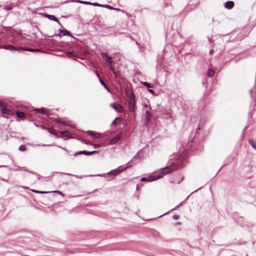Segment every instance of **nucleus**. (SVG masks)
Returning a JSON list of instances; mask_svg holds the SVG:
<instances>
[{
	"instance_id": "1",
	"label": "nucleus",
	"mask_w": 256,
	"mask_h": 256,
	"mask_svg": "<svg viewBox=\"0 0 256 256\" xmlns=\"http://www.w3.org/2000/svg\"><path fill=\"white\" fill-rule=\"evenodd\" d=\"M184 156H181L172 164L169 166H166L162 168L159 172L158 174L150 176L148 178H142L140 180L142 182L148 181L150 182L160 179L164 176V175L169 174L170 172L174 170V168L176 166H178L179 168L182 167L184 164Z\"/></svg>"
},
{
	"instance_id": "2",
	"label": "nucleus",
	"mask_w": 256,
	"mask_h": 256,
	"mask_svg": "<svg viewBox=\"0 0 256 256\" xmlns=\"http://www.w3.org/2000/svg\"><path fill=\"white\" fill-rule=\"evenodd\" d=\"M110 106L118 112H122L124 111V108L118 103H112Z\"/></svg>"
},
{
	"instance_id": "3",
	"label": "nucleus",
	"mask_w": 256,
	"mask_h": 256,
	"mask_svg": "<svg viewBox=\"0 0 256 256\" xmlns=\"http://www.w3.org/2000/svg\"><path fill=\"white\" fill-rule=\"evenodd\" d=\"M136 101L135 100H128V108L130 112H134L135 110Z\"/></svg>"
},
{
	"instance_id": "4",
	"label": "nucleus",
	"mask_w": 256,
	"mask_h": 256,
	"mask_svg": "<svg viewBox=\"0 0 256 256\" xmlns=\"http://www.w3.org/2000/svg\"><path fill=\"white\" fill-rule=\"evenodd\" d=\"M19 47L20 46L16 47L12 45H9V44L4 45L2 46V48H4V49H6V50L12 51V52L20 51V49H19Z\"/></svg>"
},
{
	"instance_id": "5",
	"label": "nucleus",
	"mask_w": 256,
	"mask_h": 256,
	"mask_svg": "<svg viewBox=\"0 0 256 256\" xmlns=\"http://www.w3.org/2000/svg\"><path fill=\"white\" fill-rule=\"evenodd\" d=\"M101 55L105 61L108 63V65H111L112 63V58L104 52H102Z\"/></svg>"
},
{
	"instance_id": "6",
	"label": "nucleus",
	"mask_w": 256,
	"mask_h": 256,
	"mask_svg": "<svg viewBox=\"0 0 256 256\" xmlns=\"http://www.w3.org/2000/svg\"><path fill=\"white\" fill-rule=\"evenodd\" d=\"M122 168V166H120L116 169L112 170H110V172H108L107 174L108 175H110V174L116 175V176L118 175V174H119L122 171V170L121 169Z\"/></svg>"
},
{
	"instance_id": "7",
	"label": "nucleus",
	"mask_w": 256,
	"mask_h": 256,
	"mask_svg": "<svg viewBox=\"0 0 256 256\" xmlns=\"http://www.w3.org/2000/svg\"><path fill=\"white\" fill-rule=\"evenodd\" d=\"M61 137L64 140H68L72 138L71 136L70 133L67 130L62 131L61 132Z\"/></svg>"
},
{
	"instance_id": "8",
	"label": "nucleus",
	"mask_w": 256,
	"mask_h": 256,
	"mask_svg": "<svg viewBox=\"0 0 256 256\" xmlns=\"http://www.w3.org/2000/svg\"><path fill=\"white\" fill-rule=\"evenodd\" d=\"M126 94V96L128 98V100H135L134 94L130 90H127Z\"/></svg>"
},
{
	"instance_id": "9",
	"label": "nucleus",
	"mask_w": 256,
	"mask_h": 256,
	"mask_svg": "<svg viewBox=\"0 0 256 256\" xmlns=\"http://www.w3.org/2000/svg\"><path fill=\"white\" fill-rule=\"evenodd\" d=\"M234 6V2L232 1H228L224 4L225 8L230 10Z\"/></svg>"
},
{
	"instance_id": "10",
	"label": "nucleus",
	"mask_w": 256,
	"mask_h": 256,
	"mask_svg": "<svg viewBox=\"0 0 256 256\" xmlns=\"http://www.w3.org/2000/svg\"><path fill=\"white\" fill-rule=\"evenodd\" d=\"M151 114H150V112L149 110H146V116L144 120V124L147 125L149 122V120H150Z\"/></svg>"
},
{
	"instance_id": "11",
	"label": "nucleus",
	"mask_w": 256,
	"mask_h": 256,
	"mask_svg": "<svg viewBox=\"0 0 256 256\" xmlns=\"http://www.w3.org/2000/svg\"><path fill=\"white\" fill-rule=\"evenodd\" d=\"M120 138L121 135L120 134L116 136L110 140V144L111 145L114 144L120 140Z\"/></svg>"
},
{
	"instance_id": "12",
	"label": "nucleus",
	"mask_w": 256,
	"mask_h": 256,
	"mask_svg": "<svg viewBox=\"0 0 256 256\" xmlns=\"http://www.w3.org/2000/svg\"><path fill=\"white\" fill-rule=\"evenodd\" d=\"M60 34L58 35L60 36H71L70 33L66 30H60Z\"/></svg>"
},
{
	"instance_id": "13",
	"label": "nucleus",
	"mask_w": 256,
	"mask_h": 256,
	"mask_svg": "<svg viewBox=\"0 0 256 256\" xmlns=\"http://www.w3.org/2000/svg\"><path fill=\"white\" fill-rule=\"evenodd\" d=\"M47 17L50 20L57 22L61 26H62L59 20L54 15L47 14Z\"/></svg>"
},
{
	"instance_id": "14",
	"label": "nucleus",
	"mask_w": 256,
	"mask_h": 256,
	"mask_svg": "<svg viewBox=\"0 0 256 256\" xmlns=\"http://www.w3.org/2000/svg\"><path fill=\"white\" fill-rule=\"evenodd\" d=\"M18 168L19 170H24V171H26V172H28L29 173H30V174H34L36 176L38 180H40L41 178V176H40L39 174H36L34 172H30V171H28L26 168L24 167H22V168H20V167H18Z\"/></svg>"
},
{
	"instance_id": "15",
	"label": "nucleus",
	"mask_w": 256,
	"mask_h": 256,
	"mask_svg": "<svg viewBox=\"0 0 256 256\" xmlns=\"http://www.w3.org/2000/svg\"><path fill=\"white\" fill-rule=\"evenodd\" d=\"M19 49H20V50L28 51V52H34L39 50L38 49L30 48H24L22 46H20Z\"/></svg>"
},
{
	"instance_id": "16",
	"label": "nucleus",
	"mask_w": 256,
	"mask_h": 256,
	"mask_svg": "<svg viewBox=\"0 0 256 256\" xmlns=\"http://www.w3.org/2000/svg\"><path fill=\"white\" fill-rule=\"evenodd\" d=\"M1 112L3 114L8 115H11L12 114V112L10 110L6 108H2L1 109Z\"/></svg>"
},
{
	"instance_id": "17",
	"label": "nucleus",
	"mask_w": 256,
	"mask_h": 256,
	"mask_svg": "<svg viewBox=\"0 0 256 256\" xmlns=\"http://www.w3.org/2000/svg\"><path fill=\"white\" fill-rule=\"evenodd\" d=\"M88 132L90 136L94 138H98L100 136V134L94 131H88Z\"/></svg>"
},
{
	"instance_id": "18",
	"label": "nucleus",
	"mask_w": 256,
	"mask_h": 256,
	"mask_svg": "<svg viewBox=\"0 0 256 256\" xmlns=\"http://www.w3.org/2000/svg\"><path fill=\"white\" fill-rule=\"evenodd\" d=\"M90 152H89L88 151H86V150H82V151H79V152H76V154H75V156H77L78 154H84L85 155H86V156H90V154H88Z\"/></svg>"
},
{
	"instance_id": "19",
	"label": "nucleus",
	"mask_w": 256,
	"mask_h": 256,
	"mask_svg": "<svg viewBox=\"0 0 256 256\" xmlns=\"http://www.w3.org/2000/svg\"><path fill=\"white\" fill-rule=\"evenodd\" d=\"M16 115L18 118H22L24 116V114L23 112L19 111L16 112Z\"/></svg>"
},
{
	"instance_id": "20",
	"label": "nucleus",
	"mask_w": 256,
	"mask_h": 256,
	"mask_svg": "<svg viewBox=\"0 0 256 256\" xmlns=\"http://www.w3.org/2000/svg\"><path fill=\"white\" fill-rule=\"evenodd\" d=\"M214 74V72L213 70L211 69H209L208 72V76L209 77H212Z\"/></svg>"
},
{
	"instance_id": "21",
	"label": "nucleus",
	"mask_w": 256,
	"mask_h": 256,
	"mask_svg": "<svg viewBox=\"0 0 256 256\" xmlns=\"http://www.w3.org/2000/svg\"><path fill=\"white\" fill-rule=\"evenodd\" d=\"M140 156V152H138L132 158L131 160V162L132 161H134L135 160H136L137 158H138Z\"/></svg>"
},
{
	"instance_id": "22",
	"label": "nucleus",
	"mask_w": 256,
	"mask_h": 256,
	"mask_svg": "<svg viewBox=\"0 0 256 256\" xmlns=\"http://www.w3.org/2000/svg\"><path fill=\"white\" fill-rule=\"evenodd\" d=\"M249 144H250V146L256 150V145L254 144V141L252 140H248Z\"/></svg>"
},
{
	"instance_id": "23",
	"label": "nucleus",
	"mask_w": 256,
	"mask_h": 256,
	"mask_svg": "<svg viewBox=\"0 0 256 256\" xmlns=\"http://www.w3.org/2000/svg\"><path fill=\"white\" fill-rule=\"evenodd\" d=\"M34 110L38 112L41 114H46L44 112V110L43 109V108L34 109Z\"/></svg>"
},
{
	"instance_id": "24",
	"label": "nucleus",
	"mask_w": 256,
	"mask_h": 256,
	"mask_svg": "<svg viewBox=\"0 0 256 256\" xmlns=\"http://www.w3.org/2000/svg\"><path fill=\"white\" fill-rule=\"evenodd\" d=\"M48 132L50 133V134H54V135L56 136H58V134L54 131V130H52V128H49L48 130Z\"/></svg>"
},
{
	"instance_id": "25",
	"label": "nucleus",
	"mask_w": 256,
	"mask_h": 256,
	"mask_svg": "<svg viewBox=\"0 0 256 256\" xmlns=\"http://www.w3.org/2000/svg\"><path fill=\"white\" fill-rule=\"evenodd\" d=\"M32 191L35 193H36V194H46V193L48 192L39 191V190H32Z\"/></svg>"
},
{
	"instance_id": "26",
	"label": "nucleus",
	"mask_w": 256,
	"mask_h": 256,
	"mask_svg": "<svg viewBox=\"0 0 256 256\" xmlns=\"http://www.w3.org/2000/svg\"><path fill=\"white\" fill-rule=\"evenodd\" d=\"M78 2L80 3H82V4H92V2H86V1L78 0Z\"/></svg>"
},
{
	"instance_id": "27",
	"label": "nucleus",
	"mask_w": 256,
	"mask_h": 256,
	"mask_svg": "<svg viewBox=\"0 0 256 256\" xmlns=\"http://www.w3.org/2000/svg\"><path fill=\"white\" fill-rule=\"evenodd\" d=\"M4 8L5 9V10H10L12 9V7L10 6H8V5H4Z\"/></svg>"
},
{
	"instance_id": "28",
	"label": "nucleus",
	"mask_w": 256,
	"mask_h": 256,
	"mask_svg": "<svg viewBox=\"0 0 256 256\" xmlns=\"http://www.w3.org/2000/svg\"><path fill=\"white\" fill-rule=\"evenodd\" d=\"M142 84H144V86H146L148 88H150L152 87L151 84L147 82H143Z\"/></svg>"
},
{
	"instance_id": "29",
	"label": "nucleus",
	"mask_w": 256,
	"mask_h": 256,
	"mask_svg": "<svg viewBox=\"0 0 256 256\" xmlns=\"http://www.w3.org/2000/svg\"><path fill=\"white\" fill-rule=\"evenodd\" d=\"M18 150H19L20 151H22V152H24L26 150V148L25 147V146H23V145H21L19 148H18Z\"/></svg>"
},
{
	"instance_id": "30",
	"label": "nucleus",
	"mask_w": 256,
	"mask_h": 256,
	"mask_svg": "<svg viewBox=\"0 0 256 256\" xmlns=\"http://www.w3.org/2000/svg\"><path fill=\"white\" fill-rule=\"evenodd\" d=\"M103 7L108 8L110 10L116 9V8H114L110 5H108V4L104 5Z\"/></svg>"
},
{
	"instance_id": "31",
	"label": "nucleus",
	"mask_w": 256,
	"mask_h": 256,
	"mask_svg": "<svg viewBox=\"0 0 256 256\" xmlns=\"http://www.w3.org/2000/svg\"><path fill=\"white\" fill-rule=\"evenodd\" d=\"M100 84L104 86V87L108 89L106 84L104 83V82L101 79V78H100Z\"/></svg>"
},
{
	"instance_id": "32",
	"label": "nucleus",
	"mask_w": 256,
	"mask_h": 256,
	"mask_svg": "<svg viewBox=\"0 0 256 256\" xmlns=\"http://www.w3.org/2000/svg\"><path fill=\"white\" fill-rule=\"evenodd\" d=\"M58 122H60V124H64V125H66V126L68 125V122H64L62 121V120H58Z\"/></svg>"
},
{
	"instance_id": "33",
	"label": "nucleus",
	"mask_w": 256,
	"mask_h": 256,
	"mask_svg": "<svg viewBox=\"0 0 256 256\" xmlns=\"http://www.w3.org/2000/svg\"><path fill=\"white\" fill-rule=\"evenodd\" d=\"M92 4L94 6H101V7H103V6H104V5L100 4H98L96 3V2L92 3Z\"/></svg>"
},
{
	"instance_id": "34",
	"label": "nucleus",
	"mask_w": 256,
	"mask_h": 256,
	"mask_svg": "<svg viewBox=\"0 0 256 256\" xmlns=\"http://www.w3.org/2000/svg\"><path fill=\"white\" fill-rule=\"evenodd\" d=\"M143 105H144V108L148 107V106H150V102H145V103H144V104H143Z\"/></svg>"
},
{
	"instance_id": "35",
	"label": "nucleus",
	"mask_w": 256,
	"mask_h": 256,
	"mask_svg": "<svg viewBox=\"0 0 256 256\" xmlns=\"http://www.w3.org/2000/svg\"><path fill=\"white\" fill-rule=\"evenodd\" d=\"M66 54L69 57H72L73 55L72 53V52H66Z\"/></svg>"
},
{
	"instance_id": "36",
	"label": "nucleus",
	"mask_w": 256,
	"mask_h": 256,
	"mask_svg": "<svg viewBox=\"0 0 256 256\" xmlns=\"http://www.w3.org/2000/svg\"><path fill=\"white\" fill-rule=\"evenodd\" d=\"M52 192L58 194H61V195H64L62 192L60 191H59V190H54V191H53Z\"/></svg>"
},
{
	"instance_id": "37",
	"label": "nucleus",
	"mask_w": 256,
	"mask_h": 256,
	"mask_svg": "<svg viewBox=\"0 0 256 256\" xmlns=\"http://www.w3.org/2000/svg\"><path fill=\"white\" fill-rule=\"evenodd\" d=\"M109 66H110V70L113 72H114L115 70L114 69V68L112 66V64L111 65H108Z\"/></svg>"
},
{
	"instance_id": "38",
	"label": "nucleus",
	"mask_w": 256,
	"mask_h": 256,
	"mask_svg": "<svg viewBox=\"0 0 256 256\" xmlns=\"http://www.w3.org/2000/svg\"><path fill=\"white\" fill-rule=\"evenodd\" d=\"M98 152V150H94L92 152H89L90 153L88 154H90V155H91V154L97 153Z\"/></svg>"
},
{
	"instance_id": "39",
	"label": "nucleus",
	"mask_w": 256,
	"mask_h": 256,
	"mask_svg": "<svg viewBox=\"0 0 256 256\" xmlns=\"http://www.w3.org/2000/svg\"><path fill=\"white\" fill-rule=\"evenodd\" d=\"M118 119V118H116L112 122V124H116V120Z\"/></svg>"
},
{
	"instance_id": "40",
	"label": "nucleus",
	"mask_w": 256,
	"mask_h": 256,
	"mask_svg": "<svg viewBox=\"0 0 256 256\" xmlns=\"http://www.w3.org/2000/svg\"><path fill=\"white\" fill-rule=\"evenodd\" d=\"M93 146L95 148H98L100 147V145L99 144H94Z\"/></svg>"
},
{
	"instance_id": "41",
	"label": "nucleus",
	"mask_w": 256,
	"mask_h": 256,
	"mask_svg": "<svg viewBox=\"0 0 256 256\" xmlns=\"http://www.w3.org/2000/svg\"><path fill=\"white\" fill-rule=\"evenodd\" d=\"M148 91L150 93H151V94H154V90H152V89H149V90H148Z\"/></svg>"
},
{
	"instance_id": "42",
	"label": "nucleus",
	"mask_w": 256,
	"mask_h": 256,
	"mask_svg": "<svg viewBox=\"0 0 256 256\" xmlns=\"http://www.w3.org/2000/svg\"><path fill=\"white\" fill-rule=\"evenodd\" d=\"M184 179V177H182L181 180L180 181H176V180H175L174 182V183H177V184H180V182L181 181H182Z\"/></svg>"
},
{
	"instance_id": "43",
	"label": "nucleus",
	"mask_w": 256,
	"mask_h": 256,
	"mask_svg": "<svg viewBox=\"0 0 256 256\" xmlns=\"http://www.w3.org/2000/svg\"><path fill=\"white\" fill-rule=\"evenodd\" d=\"M40 128H42V129L46 130V126H45L44 125H43V124L40 125Z\"/></svg>"
},
{
	"instance_id": "44",
	"label": "nucleus",
	"mask_w": 256,
	"mask_h": 256,
	"mask_svg": "<svg viewBox=\"0 0 256 256\" xmlns=\"http://www.w3.org/2000/svg\"><path fill=\"white\" fill-rule=\"evenodd\" d=\"M112 73L114 74L116 78H117L118 76L115 70L114 72H113Z\"/></svg>"
},
{
	"instance_id": "45",
	"label": "nucleus",
	"mask_w": 256,
	"mask_h": 256,
	"mask_svg": "<svg viewBox=\"0 0 256 256\" xmlns=\"http://www.w3.org/2000/svg\"><path fill=\"white\" fill-rule=\"evenodd\" d=\"M95 73L96 74V76H97L98 78V79L100 80V77L99 74L97 72H95Z\"/></svg>"
},
{
	"instance_id": "46",
	"label": "nucleus",
	"mask_w": 256,
	"mask_h": 256,
	"mask_svg": "<svg viewBox=\"0 0 256 256\" xmlns=\"http://www.w3.org/2000/svg\"><path fill=\"white\" fill-rule=\"evenodd\" d=\"M95 73L96 74V76H97L98 78V79L100 80V77L99 74L97 72H95Z\"/></svg>"
},
{
	"instance_id": "47",
	"label": "nucleus",
	"mask_w": 256,
	"mask_h": 256,
	"mask_svg": "<svg viewBox=\"0 0 256 256\" xmlns=\"http://www.w3.org/2000/svg\"><path fill=\"white\" fill-rule=\"evenodd\" d=\"M174 219H178V216H177V215H174Z\"/></svg>"
},
{
	"instance_id": "48",
	"label": "nucleus",
	"mask_w": 256,
	"mask_h": 256,
	"mask_svg": "<svg viewBox=\"0 0 256 256\" xmlns=\"http://www.w3.org/2000/svg\"><path fill=\"white\" fill-rule=\"evenodd\" d=\"M58 147H59V148H62V150H65L67 151V150H66L65 148H62V146H59Z\"/></svg>"
},
{
	"instance_id": "49",
	"label": "nucleus",
	"mask_w": 256,
	"mask_h": 256,
	"mask_svg": "<svg viewBox=\"0 0 256 256\" xmlns=\"http://www.w3.org/2000/svg\"><path fill=\"white\" fill-rule=\"evenodd\" d=\"M178 206H179V205L176 206L175 208H172V209L171 210H174V209H175V208H176L178 207Z\"/></svg>"
},
{
	"instance_id": "50",
	"label": "nucleus",
	"mask_w": 256,
	"mask_h": 256,
	"mask_svg": "<svg viewBox=\"0 0 256 256\" xmlns=\"http://www.w3.org/2000/svg\"><path fill=\"white\" fill-rule=\"evenodd\" d=\"M176 224H177V225H180L181 224V223L180 222H176Z\"/></svg>"
},
{
	"instance_id": "51",
	"label": "nucleus",
	"mask_w": 256,
	"mask_h": 256,
	"mask_svg": "<svg viewBox=\"0 0 256 256\" xmlns=\"http://www.w3.org/2000/svg\"><path fill=\"white\" fill-rule=\"evenodd\" d=\"M129 164H130V162H128V163L126 164V165H128V166H126V168H128L129 167V166H128Z\"/></svg>"
},
{
	"instance_id": "52",
	"label": "nucleus",
	"mask_w": 256,
	"mask_h": 256,
	"mask_svg": "<svg viewBox=\"0 0 256 256\" xmlns=\"http://www.w3.org/2000/svg\"><path fill=\"white\" fill-rule=\"evenodd\" d=\"M67 174V175H68V176H72V174H68V173H66V174Z\"/></svg>"
},
{
	"instance_id": "53",
	"label": "nucleus",
	"mask_w": 256,
	"mask_h": 256,
	"mask_svg": "<svg viewBox=\"0 0 256 256\" xmlns=\"http://www.w3.org/2000/svg\"><path fill=\"white\" fill-rule=\"evenodd\" d=\"M116 9H114V10H120L119 8H116Z\"/></svg>"
},
{
	"instance_id": "54",
	"label": "nucleus",
	"mask_w": 256,
	"mask_h": 256,
	"mask_svg": "<svg viewBox=\"0 0 256 256\" xmlns=\"http://www.w3.org/2000/svg\"><path fill=\"white\" fill-rule=\"evenodd\" d=\"M40 146H45L46 145L45 144H42V145H40Z\"/></svg>"
},
{
	"instance_id": "55",
	"label": "nucleus",
	"mask_w": 256,
	"mask_h": 256,
	"mask_svg": "<svg viewBox=\"0 0 256 256\" xmlns=\"http://www.w3.org/2000/svg\"><path fill=\"white\" fill-rule=\"evenodd\" d=\"M73 176H74V175H73ZM76 176V178H78V176Z\"/></svg>"
},
{
	"instance_id": "56",
	"label": "nucleus",
	"mask_w": 256,
	"mask_h": 256,
	"mask_svg": "<svg viewBox=\"0 0 256 256\" xmlns=\"http://www.w3.org/2000/svg\"><path fill=\"white\" fill-rule=\"evenodd\" d=\"M162 216H159V218H160V217H162Z\"/></svg>"
},
{
	"instance_id": "57",
	"label": "nucleus",
	"mask_w": 256,
	"mask_h": 256,
	"mask_svg": "<svg viewBox=\"0 0 256 256\" xmlns=\"http://www.w3.org/2000/svg\"><path fill=\"white\" fill-rule=\"evenodd\" d=\"M162 216H159V218H160V217H162Z\"/></svg>"
}]
</instances>
